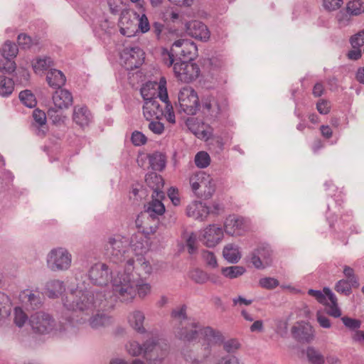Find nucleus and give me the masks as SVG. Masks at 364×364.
<instances>
[{
  "label": "nucleus",
  "instance_id": "1",
  "mask_svg": "<svg viewBox=\"0 0 364 364\" xmlns=\"http://www.w3.org/2000/svg\"><path fill=\"white\" fill-rule=\"evenodd\" d=\"M113 295L109 291H82L76 289L63 299L64 307L71 311V322L84 323L95 309L109 310L114 307Z\"/></svg>",
  "mask_w": 364,
  "mask_h": 364
},
{
  "label": "nucleus",
  "instance_id": "2",
  "mask_svg": "<svg viewBox=\"0 0 364 364\" xmlns=\"http://www.w3.org/2000/svg\"><path fill=\"white\" fill-rule=\"evenodd\" d=\"M175 336L184 342H193L200 336L213 343L223 341L222 333L210 326L203 327L199 322L186 316V307L183 306L171 312Z\"/></svg>",
  "mask_w": 364,
  "mask_h": 364
},
{
  "label": "nucleus",
  "instance_id": "3",
  "mask_svg": "<svg viewBox=\"0 0 364 364\" xmlns=\"http://www.w3.org/2000/svg\"><path fill=\"white\" fill-rule=\"evenodd\" d=\"M112 294L122 302H130L136 295L138 279L134 272H129L124 269V272H119L112 279Z\"/></svg>",
  "mask_w": 364,
  "mask_h": 364
},
{
  "label": "nucleus",
  "instance_id": "4",
  "mask_svg": "<svg viewBox=\"0 0 364 364\" xmlns=\"http://www.w3.org/2000/svg\"><path fill=\"white\" fill-rule=\"evenodd\" d=\"M129 239L121 235H113L107 237L104 250L105 255L113 262L120 263L127 261L129 257Z\"/></svg>",
  "mask_w": 364,
  "mask_h": 364
},
{
  "label": "nucleus",
  "instance_id": "5",
  "mask_svg": "<svg viewBox=\"0 0 364 364\" xmlns=\"http://www.w3.org/2000/svg\"><path fill=\"white\" fill-rule=\"evenodd\" d=\"M189 182L193 192L202 199L211 198L215 192V183L213 178L205 171H200L193 173Z\"/></svg>",
  "mask_w": 364,
  "mask_h": 364
},
{
  "label": "nucleus",
  "instance_id": "6",
  "mask_svg": "<svg viewBox=\"0 0 364 364\" xmlns=\"http://www.w3.org/2000/svg\"><path fill=\"white\" fill-rule=\"evenodd\" d=\"M202 110L204 114L212 119H217L228 110V103L222 95H208L201 100Z\"/></svg>",
  "mask_w": 364,
  "mask_h": 364
},
{
  "label": "nucleus",
  "instance_id": "7",
  "mask_svg": "<svg viewBox=\"0 0 364 364\" xmlns=\"http://www.w3.org/2000/svg\"><path fill=\"white\" fill-rule=\"evenodd\" d=\"M71 262V254L62 247L52 249L47 255V267L52 272L66 271L70 267Z\"/></svg>",
  "mask_w": 364,
  "mask_h": 364
},
{
  "label": "nucleus",
  "instance_id": "8",
  "mask_svg": "<svg viewBox=\"0 0 364 364\" xmlns=\"http://www.w3.org/2000/svg\"><path fill=\"white\" fill-rule=\"evenodd\" d=\"M178 112L188 115H194L198 110L200 104L196 92L190 87L182 88L178 97Z\"/></svg>",
  "mask_w": 364,
  "mask_h": 364
},
{
  "label": "nucleus",
  "instance_id": "9",
  "mask_svg": "<svg viewBox=\"0 0 364 364\" xmlns=\"http://www.w3.org/2000/svg\"><path fill=\"white\" fill-rule=\"evenodd\" d=\"M200 72L198 65L191 61L181 60L174 63V75L181 82L189 83L195 80Z\"/></svg>",
  "mask_w": 364,
  "mask_h": 364
},
{
  "label": "nucleus",
  "instance_id": "10",
  "mask_svg": "<svg viewBox=\"0 0 364 364\" xmlns=\"http://www.w3.org/2000/svg\"><path fill=\"white\" fill-rule=\"evenodd\" d=\"M30 324L33 331L40 334L49 333L55 327L53 318L50 314L42 311L31 316Z\"/></svg>",
  "mask_w": 364,
  "mask_h": 364
},
{
  "label": "nucleus",
  "instance_id": "11",
  "mask_svg": "<svg viewBox=\"0 0 364 364\" xmlns=\"http://www.w3.org/2000/svg\"><path fill=\"white\" fill-rule=\"evenodd\" d=\"M167 355L166 345L162 346L155 339L147 340L144 343V356L151 364L161 363Z\"/></svg>",
  "mask_w": 364,
  "mask_h": 364
},
{
  "label": "nucleus",
  "instance_id": "12",
  "mask_svg": "<svg viewBox=\"0 0 364 364\" xmlns=\"http://www.w3.org/2000/svg\"><path fill=\"white\" fill-rule=\"evenodd\" d=\"M173 52L179 61H191L196 57L198 48L194 42L188 39H179L173 43Z\"/></svg>",
  "mask_w": 364,
  "mask_h": 364
},
{
  "label": "nucleus",
  "instance_id": "13",
  "mask_svg": "<svg viewBox=\"0 0 364 364\" xmlns=\"http://www.w3.org/2000/svg\"><path fill=\"white\" fill-rule=\"evenodd\" d=\"M144 52L139 47H129L124 49L122 58L127 70H132L138 68L144 61Z\"/></svg>",
  "mask_w": 364,
  "mask_h": 364
},
{
  "label": "nucleus",
  "instance_id": "14",
  "mask_svg": "<svg viewBox=\"0 0 364 364\" xmlns=\"http://www.w3.org/2000/svg\"><path fill=\"white\" fill-rule=\"evenodd\" d=\"M124 269L129 272H133L135 277L142 279L149 276L152 271L150 263L143 257H137L136 259L129 258L125 263Z\"/></svg>",
  "mask_w": 364,
  "mask_h": 364
},
{
  "label": "nucleus",
  "instance_id": "15",
  "mask_svg": "<svg viewBox=\"0 0 364 364\" xmlns=\"http://www.w3.org/2000/svg\"><path fill=\"white\" fill-rule=\"evenodd\" d=\"M250 262L257 269H264L272 264V251L268 245H261L250 254Z\"/></svg>",
  "mask_w": 364,
  "mask_h": 364
},
{
  "label": "nucleus",
  "instance_id": "16",
  "mask_svg": "<svg viewBox=\"0 0 364 364\" xmlns=\"http://www.w3.org/2000/svg\"><path fill=\"white\" fill-rule=\"evenodd\" d=\"M112 272L104 263H97L91 267L89 271V279L93 284L98 286L107 285L110 280Z\"/></svg>",
  "mask_w": 364,
  "mask_h": 364
},
{
  "label": "nucleus",
  "instance_id": "17",
  "mask_svg": "<svg viewBox=\"0 0 364 364\" xmlns=\"http://www.w3.org/2000/svg\"><path fill=\"white\" fill-rule=\"evenodd\" d=\"M225 232L231 236L242 235L248 229L247 221L242 217L229 215L224 224Z\"/></svg>",
  "mask_w": 364,
  "mask_h": 364
},
{
  "label": "nucleus",
  "instance_id": "18",
  "mask_svg": "<svg viewBox=\"0 0 364 364\" xmlns=\"http://www.w3.org/2000/svg\"><path fill=\"white\" fill-rule=\"evenodd\" d=\"M186 33L201 41H207L210 33L205 24L199 21H192L186 23Z\"/></svg>",
  "mask_w": 364,
  "mask_h": 364
},
{
  "label": "nucleus",
  "instance_id": "19",
  "mask_svg": "<svg viewBox=\"0 0 364 364\" xmlns=\"http://www.w3.org/2000/svg\"><path fill=\"white\" fill-rule=\"evenodd\" d=\"M292 336L299 342L309 343L314 337L313 327L306 322H299L291 328Z\"/></svg>",
  "mask_w": 364,
  "mask_h": 364
},
{
  "label": "nucleus",
  "instance_id": "20",
  "mask_svg": "<svg viewBox=\"0 0 364 364\" xmlns=\"http://www.w3.org/2000/svg\"><path fill=\"white\" fill-rule=\"evenodd\" d=\"M223 237V229L215 225H210L203 230L200 240L207 247H213L217 245Z\"/></svg>",
  "mask_w": 364,
  "mask_h": 364
},
{
  "label": "nucleus",
  "instance_id": "21",
  "mask_svg": "<svg viewBox=\"0 0 364 364\" xmlns=\"http://www.w3.org/2000/svg\"><path fill=\"white\" fill-rule=\"evenodd\" d=\"M97 311L91 314V316L87 317L89 326L93 329H98L100 328H105L109 326L113 323V318L109 314L105 313L107 310L95 309Z\"/></svg>",
  "mask_w": 364,
  "mask_h": 364
},
{
  "label": "nucleus",
  "instance_id": "22",
  "mask_svg": "<svg viewBox=\"0 0 364 364\" xmlns=\"http://www.w3.org/2000/svg\"><path fill=\"white\" fill-rule=\"evenodd\" d=\"M186 214L195 220L203 221L210 214V209L202 202L194 201L187 206Z\"/></svg>",
  "mask_w": 364,
  "mask_h": 364
},
{
  "label": "nucleus",
  "instance_id": "23",
  "mask_svg": "<svg viewBox=\"0 0 364 364\" xmlns=\"http://www.w3.org/2000/svg\"><path fill=\"white\" fill-rule=\"evenodd\" d=\"M144 116L146 120L160 119L164 116V110L157 98L144 102Z\"/></svg>",
  "mask_w": 364,
  "mask_h": 364
},
{
  "label": "nucleus",
  "instance_id": "24",
  "mask_svg": "<svg viewBox=\"0 0 364 364\" xmlns=\"http://www.w3.org/2000/svg\"><path fill=\"white\" fill-rule=\"evenodd\" d=\"M52 99L54 107L58 109H68L73 102L72 93L65 89L57 90L53 94Z\"/></svg>",
  "mask_w": 364,
  "mask_h": 364
},
{
  "label": "nucleus",
  "instance_id": "25",
  "mask_svg": "<svg viewBox=\"0 0 364 364\" xmlns=\"http://www.w3.org/2000/svg\"><path fill=\"white\" fill-rule=\"evenodd\" d=\"M145 181L149 187L153 190L152 198H164V193L162 191L164 187V179L156 173H151L146 175Z\"/></svg>",
  "mask_w": 364,
  "mask_h": 364
},
{
  "label": "nucleus",
  "instance_id": "26",
  "mask_svg": "<svg viewBox=\"0 0 364 364\" xmlns=\"http://www.w3.org/2000/svg\"><path fill=\"white\" fill-rule=\"evenodd\" d=\"M162 198L154 197L145 206L144 215H147L148 220L150 217L159 218L165 213V206L159 200Z\"/></svg>",
  "mask_w": 364,
  "mask_h": 364
},
{
  "label": "nucleus",
  "instance_id": "27",
  "mask_svg": "<svg viewBox=\"0 0 364 364\" xmlns=\"http://www.w3.org/2000/svg\"><path fill=\"white\" fill-rule=\"evenodd\" d=\"M120 26V33L128 37L132 36L135 32L136 24L130 18V15L127 11H122L119 21Z\"/></svg>",
  "mask_w": 364,
  "mask_h": 364
},
{
  "label": "nucleus",
  "instance_id": "28",
  "mask_svg": "<svg viewBox=\"0 0 364 364\" xmlns=\"http://www.w3.org/2000/svg\"><path fill=\"white\" fill-rule=\"evenodd\" d=\"M159 88L160 90L159 93V97L166 105V111L165 112H164V116L169 123L175 124V114L173 112V107L168 100V97L166 88L165 85H159Z\"/></svg>",
  "mask_w": 364,
  "mask_h": 364
},
{
  "label": "nucleus",
  "instance_id": "29",
  "mask_svg": "<svg viewBox=\"0 0 364 364\" xmlns=\"http://www.w3.org/2000/svg\"><path fill=\"white\" fill-rule=\"evenodd\" d=\"M46 80L50 87L59 90L65 85L66 78L61 71L52 69L48 72Z\"/></svg>",
  "mask_w": 364,
  "mask_h": 364
},
{
  "label": "nucleus",
  "instance_id": "30",
  "mask_svg": "<svg viewBox=\"0 0 364 364\" xmlns=\"http://www.w3.org/2000/svg\"><path fill=\"white\" fill-rule=\"evenodd\" d=\"M145 320L144 314L139 310L134 311L130 313L128 316V321L130 326L138 333H144L146 329L144 327V322Z\"/></svg>",
  "mask_w": 364,
  "mask_h": 364
},
{
  "label": "nucleus",
  "instance_id": "31",
  "mask_svg": "<svg viewBox=\"0 0 364 364\" xmlns=\"http://www.w3.org/2000/svg\"><path fill=\"white\" fill-rule=\"evenodd\" d=\"M210 341L208 343L204 344L201 348V353L197 355H193L191 353H183L184 358L186 361L190 362L192 364H200L205 361L211 355V348ZM214 343L213 342H212Z\"/></svg>",
  "mask_w": 364,
  "mask_h": 364
},
{
  "label": "nucleus",
  "instance_id": "32",
  "mask_svg": "<svg viewBox=\"0 0 364 364\" xmlns=\"http://www.w3.org/2000/svg\"><path fill=\"white\" fill-rule=\"evenodd\" d=\"M73 119L82 127L87 126L90 121V113L85 107L75 106L73 109Z\"/></svg>",
  "mask_w": 364,
  "mask_h": 364
},
{
  "label": "nucleus",
  "instance_id": "33",
  "mask_svg": "<svg viewBox=\"0 0 364 364\" xmlns=\"http://www.w3.org/2000/svg\"><path fill=\"white\" fill-rule=\"evenodd\" d=\"M65 288L63 282L53 279L46 284V294L49 298H57L65 291Z\"/></svg>",
  "mask_w": 364,
  "mask_h": 364
},
{
  "label": "nucleus",
  "instance_id": "34",
  "mask_svg": "<svg viewBox=\"0 0 364 364\" xmlns=\"http://www.w3.org/2000/svg\"><path fill=\"white\" fill-rule=\"evenodd\" d=\"M159 85H163L161 82L160 84L155 83L153 85L152 83H146L144 85L140 90L141 95L145 102L154 100L159 97Z\"/></svg>",
  "mask_w": 364,
  "mask_h": 364
},
{
  "label": "nucleus",
  "instance_id": "35",
  "mask_svg": "<svg viewBox=\"0 0 364 364\" xmlns=\"http://www.w3.org/2000/svg\"><path fill=\"white\" fill-rule=\"evenodd\" d=\"M33 118L34 122L33 125L38 128L37 134L38 135H44L46 132V113L38 109H36L33 112Z\"/></svg>",
  "mask_w": 364,
  "mask_h": 364
},
{
  "label": "nucleus",
  "instance_id": "36",
  "mask_svg": "<svg viewBox=\"0 0 364 364\" xmlns=\"http://www.w3.org/2000/svg\"><path fill=\"white\" fill-rule=\"evenodd\" d=\"M323 291L328 296V299L331 304H328L329 309L327 311V314L334 318H338L341 315L340 309L338 306L337 298L335 294L331 291L329 288H324Z\"/></svg>",
  "mask_w": 364,
  "mask_h": 364
},
{
  "label": "nucleus",
  "instance_id": "37",
  "mask_svg": "<svg viewBox=\"0 0 364 364\" xmlns=\"http://www.w3.org/2000/svg\"><path fill=\"white\" fill-rule=\"evenodd\" d=\"M19 297L23 302L30 305L32 309L39 307L41 304V298L39 294H33L28 289L21 291Z\"/></svg>",
  "mask_w": 364,
  "mask_h": 364
},
{
  "label": "nucleus",
  "instance_id": "38",
  "mask_svg": "<svg viewBox=\"0 0 364 364\" xmlns=\"http://www.w3.org/2000/svg\"><path fill=\"white\" fill-rule=\"evenodd\" d=\"M146 216L145 220L143 222L142 232L146 236L155 233L159 225V218L150 217L148 220L147 215Z\"/></svg>",
  "mask_w": 364,
  "mask_h": 364
},
{
  "label": "nucleus",
  "instance_id": "39",
  "mask_svg": "<svg viewBox=\"0 0 364 364\" xmlns=\"http://www.w3.org/2000/svg\"><path fill=\"white\" fill-rule=\"evenodd\" d=\"M223 256L230 263H237L240 259V254L237 247L232 244L226 245L223 249Z\"/></svg>",
  "mask_w": 364,
  "mask_h": 364
},
{
  "label": "nucleus",
  "instance_id": "40",
  "mask_svg": "<svg viewBox=\"0 0 364 364\" xmlns=\"http://www.w3.org/2000/svg\"><path fill=\"white\" fill-rule=\"evenodd\" d=\"M14 89V82L11 78L0 76V95L6 97L10 95Z\"/></svg>",
  "mask_w": 364,
  "mask_h": 364
},
{
  "label": "nucleus",
  "instance_id": "41",
  "mask_svg": "<svg viewBox=\"0 0 364 364\" xmlns=\"http://www.w3.org/2000/svg\"><path fill=\"white\" fill-rule=\"evenodd\" d=\"M18 51L17 46L9 41H6L1 48V53L4 58L13 59L18 54Z\"/></svg>",
  "mask_w": 364,
  "mask_h": 364
},
{
  "label": "nucleus",
  "instance_id": "42",
  "mask_svg": "<svg viewBox=\"0 0 364 364\" xmlns=\"http://www.w3.org/2000/svg\"><path fill=\"white\" fill-rule=\"evenodd\" d=\"M221 272L225 277L235 279L242 275L245 269L242 266H231L222 268Z\"/></svg>",
  "mask_w": 364,
  "mask_h": 364
},
{
  "label": "nucleus",
  "instance_id": "43",
  "mask_svg": "<svg viewBox=\"0 0 364 364\" xmlns=\"http://www.w3.org/2000/svg\"><path fill=\"white\" fill-rule=\"evenodd\" d=\"M306 356L308 360L311 364H324L323 355L314 347L310 346L307 348Z\"/></svg>",
  "mask_w": 364,
  "mask_h": 364
},
{
  "label": "nucleus",
  "instance_id": "44",
  "mask_svg": "<svg viewBox=\"0 0 364 364\" xmlns=\"http://www.w3.org/2000/svg\"><path fill=\"white\" fill-rule=\"evenodd\" d=\"M161 60L163 63L167 66H173L174 67V63L176 62H178V57L173 52V46H171L170 50L166 48H162L161 52Z\"/></svg>",
  "mask_w": 364,
  "mask_h": 364
},
{
  "label": "nucleus",
  "instance_id": "45",
  "mask_svg": "<svg viewBox=\"0 0 364 364\" xmlns=\"http://www.w3.org/2000/svg\"><path fill=\"white\" fill-rule=\"evenodd\" d=\"M149 162L152 168L156 171H161L166 164L164 156L158 152L149 156Z\"/></svg>",
  "mask_w": 364,
  "mask_h": 364
},
{
  "label": "nucleus",
  "instance_id": "46",
  "mask_svg": "<svg viewBox=\"0 0 364 364\" xmlns=\"http://www.w3.org/2000/svg\"><path fill=\"white\" fill-rule=\"evenodd\" d=\"M355 288L348 280L342 279L338 281L335 285V290L345 296H349L352 293V289Z\"/></svg>",
  "mask_w": 364,
  "mask_h": 364
},
{
  "label": "nucleus",
  "instance_id": "47",
  "mask_svg": "<svg viewBox=\"0 0 364 364\" xmlns=\"http://www.w3.org/2000/svg\"><path fill=\"white\" fill-rule=\"evenodd\" d=\"M19 99L21 102L28 107L32 108L36 105V97L28 90L21 91L19 93Z\"/></svg>",
  "mask_w": 364,
  "mask_h": 364
},
{
  "label": "nucleus",
  "instance_id": "48",
  "mask_svg": "<svg viewBox=\"0 0 364 364\" xmlns=\"http://www.w3.org/2000/svg\"><path fill=\"white\" fill-rule=\"evenodd\" d=\"M190 278L196 283L203 284L209 280L208 274L204 271L195 269L190 272Z\"/></svg>",
  "mask_w": 364,
  "mask_h": 364
},
{
  "label": "nucleus",
  "instance_id": "49",
  "mask_svg": "<svg viewBox=\"0 0 364 364\" xmlns=\"http://www.w3.org/2000/svg\"><path fill=\"white\" fill-rule=\"evenodd\" d=\"M343 274L345 277L344 279L348 280L351 285L355 288H358L360 286L358 276L355 274L354 269L350 266L345 265L343 267Z\"/></svg>",
  "mask_w": 364,
  "mask_h": 364
},
{
  "label": "nucleus",
  "instance_id": "50",
  "mask_svg": "<svg viewBox=\"0 0 364 364\" xmlns=\"http://www.w3.org/2000/svg\"><path fill=\"white\" fill-rule=\"evenodd\" d=\"M194 161L197 167L204 168L210 165V157L207 152L199 151L196 154Z\"/></svg>",
  "mask_w": 364,
  "mask_h": 364
},
{
  "label": "nucleus",
  "instance_id": "51",
  "mask_svg": "<svg viewBox=\"0 0 364 364\" xmlns=\"http://www.w3.org/2000/svg\"><path fill=\"white\" fill-rule=\"evenodd\" d=\"M11 312V305L9 298L0 291V317H6Z\"/></svg>",
  "mask_w": 364,
  "mask_h": 364
},
{
  "label": "nucleus",
  "instance_id": "52",
  "mask_svg": "<svg viewBox=\"0 0 364 364\" xmlns=\"http://www.w3.org/2000/svg\"><path fill=\"white\" fill-rule=\"evenodd\" d=\"M128 353L132 356H138L144 353V344L141 346L138 342L132 341L126 345Z\"/></svg>",
  "mask_w": 364,
  "mask_h": 364
},
{
  "label": "nucleus",
  "instance_id": "53",
  "mask_svg": "<svg viewBox=\"0 0 364 364\" xmlns=\"http://www.w3.org/2000/svg\"><path fill=\"white\" fill-rule=\"evenodd\" d=\"M16 63L11 58L0 60V71L10 74L16 70Z\"/></svg>",
  "mask_w": 364,
  "mask_h": 364
},
{
  "label": "nucleus",
  "instance_id": "54",
  "mask_svg": "<svg viewBox=\"0 0 364 364\" xmlns=\"http://www.w3.org/2000/svg\"><path fill=\"white\" fill-rule=\"evenodd\" d=\"M362 3L360 0H352L347 4L346 11L351 15H358L361 12Z\"/></svg>",
  "mask_w": 364,
  "mask_h": 364
},
{
  "label": "nucleus",
  "instance_id": "55",
  "mask_svg": "<svg viewBox=\"0 0 364 364\" xmlns=\"http://www.w3.org/2000/svg\"><path fill=\"white\" fill-rule=\"evenodd\" d=\"M259 284L264 289H273L279 286V282L275 278L264 277L259 279Z\"/></svg>",
  "mask_w": 364,
  "mask_h": 364
},
{
  "label": "nucleus",
  "instance_id": "56",
  "mask_svg": "<svg viewBox=\"0 0 364 364\" xmlns=\"http://www.w3.org/2000/svg\"><path fill=\"white\" fill-rule=\"evenodd\" d=\"M58 109L54 107H50L48 110V115L50 119H52L53 122L55 124H60L64 123L65 117L58 113Z\"/></svg>",
  "mask_w": 364,
  "mask_h": 364
},
{
  "label": "nucleus",
  "instance_id": "57",
  "mask_svg": "<svg viewBox=\"0 0 364 364\" xmlns=\"http://www.w3.org/2000/svg\"><path fill=\"white\" fill-rule=\"evenodd\" d=\"M223 341H224L223 337ZM222 343H223V349L228 353H235L240 347V343L235 339H230L225 342L222 341ZM218 343H221V342Z\"/></svg>",
  "mask_w": 364,
  "mask_h": 364
},
{
  "label": "nucleus",
  "instance_id": "58",
  "mask_svg": "<svg viewBox=\"0 0 364 364\" xmlns=\"http://www.w3.org/2000/svg\"><path fill=\"white\" fill-rule=\"evenodd\" d=\"M27 320V316L20 307H16L14 309V323L18 327L24 325Z\"/></svg>",
  "mask_w": 364,
  "mask_h": 364
},
{
  "label": "nucleus",
  "instance_id": "59",
  "mask_svg": "<svg viewBox=\"0 0 364 364\" xmlns=\"http://www.w3.org/2000/svg\"><path fill=\"white\" fill-rule=\"evenodd\" d=\"M138 284L136 287V294L140 298H144L151 292V285L148 283H143L142 279H138Z\"/></svg>",
  "mask_w": 364,
  "mask_h": 364
},
{
  "label": "nucleus",
  "instance_id": "60",
  "mask_svg": "<svg viewBox=\"0 0 364 364\" xmlns=\"http://www.w3.org/2000/svg\"><path fill=\"white\" fill-rule=\"evenodd\" d=\"M131 141L134 146H142L146 143V136L141 132L134 131L131 136Z\"/></svg>",
  "mask_w": 364,
  "mask_h": 364
},
{
  "label": "nucleus",
  "instance_id": "61",
  "mask_svg": "<svg viewBox=\"0 0 364 364\" xmlns=\"http://www.w3.org/2000/svg\"><path fill=\"white\" fill-rule=\"evenodd\" d=\"M107 4L109 8V11L112 14H121L122 11H125L123 10V4L122 0H108Z\"/></svg>",
  "mask_w": 364,
  "mask_h": 364
},
{
  "label": "nucleus",
  "instance_id": "62",
  "mask_svg": "<svg viewBox=\"0 0 364 364\" xmlns=\"http://www.w3.org/2000/svg\"><path fill=\"white\" fill-rule=\"evenodd\" d=\"M343 324L351 330L358 329L360 327L361 323L359 320L351 318L348 316H343L341 318Z\"/></svg>",
  "mask_w": 364,
  "mask_h": 364
},
{
  "label": "nucleus",
  "instance_id": "63",
  "mask_svg": "<svg viewBox=\"0 0 364 364\" xmlns=\"http://www.w3.org/2000/svg\"><path fill=\"white\" fill-rule=\"evenodd\" d=\"M149 129L156 134H161L164 131V125L159 121L151 119L149 120Z\"/></svg>",
  "mask_w": 364,
  "mask_h": 364
},
{
  "label": "nucleus",
  "instance_id": "64",
  "mask_svg": "<svg viewBox=\"0 0 364 364\" xmlns=\"http://www.w3.org/2000/svg\"><path fill=\"white\" fill-rule=\"evenodd\" d=\"M350 43L353 48H360L364 45V30L353 36Z\"/></svg>",
  "mask_w": 364,
  "mask_h": 364
}]
</instances>
